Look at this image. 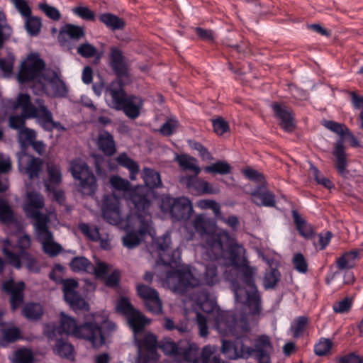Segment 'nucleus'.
I'll use <instances>...</instances> for the list:
<instances>
[{
  "label": "nucleus",
  "instance_id": "nucleus-53",
  "mask_svg": "<svg viewBox=\"0 0 363 363\" xmlns=\"http://www.w3.org/2000/svg\"><path fill=\"white\" fill-rule=\"evenodd\" d=\"M333 347V342L328 338L321 337L314 345V352L318 356H325L330 353Z\"/></svg>",
  "mask_w": 363,
  "mask_h": 363
},
{
  "label": "nucleus",
  "instance_id": "nucleus-32",
  "mask_svg": "<svg viewBox=\"0 0 363 363\" xmlns=\"http://www.w3.org/2000/svg\"><path fill=\"white\" fill-rule=\"evenodd\" d=\"M252 201L257 206L274 207L276 205L275 196L267 188L259 186L252 193Z\"/></svg>",
  "mask_w": 363,
  "mask_h": 363
},
{
  "label": "nucleus",
  "instance_id": "nucleus-26",
  "mask_svg": "<svg viewBox=\"0 0 363 363\" xmlns=\"http://www.w3.org/2000/svg\"><path fill=\"white\" fill-rule=\"evenodd\" d=\"M110 184H111L112 188L114 189L115 190L122 191L123 193L127 194V196H128L127 201H128V204L129 205V206L130 208V211H133V208H134L133 203L131 201V194H132V192L138 188L141 187V188L145 189L147 191V194L148 195V200L150 202V196L151 192L150 190L146 189L143 185H138L133 188H131L130 183L128 180L123 179L121 177L116 176V175L112 176L110 178Z\"/></svg>",
  "mask_w": 363,
  "mask_h": 363
},
{
  "label": "nucleus",
  "instance_id": "nucleus-4",
  "mask_svg": "<svg viewBox=\"0 0 363 363\" xmlns=\"http://www.w3.org/2000/svg\"><path fill=\"white\" fill-rule=\"evenodd\" d=\"M220 281L218 267L215 263L205 265L204 271L196 277L189 266L169 270L166 274L164 284L174 293L184 294L189 288L199 286L213 287Z\"/></svg>",
  "mask_w": 363,
  "mask_h": 363
},
{
  "label": "nucleus",
  "instance_id": "nucleus-46",
  "mask_svg": "<svg viewBox=\"0 0 363 363\" xmlns=\"http://www.w3.org/2000/svg\"><path fill=\"white\" fill-rule=\"evenodd\" d=\"M36 132L30 128H24L18 133V142L23 150L26 149L36 139Z\"/></svg>",
  "mask_w": 363,
  "mask_h": 363
},
{
  "label": "nucleus",
  "instance_id": "nucleus-40",
  "mask_svg": "<svg viewBox=\"0 0 363 363\" xmlns=\"http://www.w3.org/2000/svg\"><path fill=\"white\" fill-rule=\"evenodd\" d=\"M181 182L185 184L189 189L199 194H203L204 190H206L208 186V182L199 179L197 175L184 177Z\"/></svg>",
  "mask_w": 363,
  "mask_h": 363
},
{
  "label": "nucleus",
  "instance_id": "nucleus-44",
  "mask_svg": "<svg viewBox=\"0 0 363 363\" xmlns=\"http://www.w3.org/2000/svg\"><path fill=\"white\" fill-rule=\"evenodd\" d=\"M99 20L108 28L113 30L123 29L125 26V23L121 18L110 13L101 14Z\"/></svg>",
  "mask_w": 363,
  "mask_h": 363
},
{
  "label": "nucleus",
  "instance_id": "nucleus-36",
  "mask_svg": "<svg viewBox=\"0 0 363 363\" xmlns=\"http://www.w3.org/2000/svg\"><path fill=\"white\" fill-rule=\"evenodd\" d=\"M360 250H353L342 254L336 260V266L339 270L350 269L355 267L356 261L359 259Z\"/></svg>",
  "mask_w": 363,
  "mask_h": 363
},
{
  "label": "nucleus",
  "instance_id": "nucleus-41",
  "mask_svg": "<svg viewBox=\"0 0 363 363\" xmlns=\"http://www.w3.org/2000/svg\"><path fill=\"white\" fill-rule=\"evenodd\" d=\"M309 324V319L306 315L298 316L291 323L289 330L294 338H299L303 335Z\"/></svg>",
  "mask_w": 363,
  "mask_h": 363
},
{
  "label": "nucleus",
  "instance_id": "nucleus-57",
  "mask_svg": "<svg viewBox=\"0 0 363 363\" xmlns=\"http://www.w3.org/2000/svg\"><path fill=\"white\" fill-rule=\"evenodd\" d=\"M34 357L31 350L20 349L15 352L13 362L15 363H33Z\"/></svg>",
  "mask_w": 363,
  "mask_h": 363
},
{
  "label": "nucleus",
  "instance_id": "nucleus-21",
  "mask_svg": "<svg viewBox=\"0 0 363 363\" xmlns=\"http://www.w3.org/2000/svg\"><path fill=\"white\" fill-rule=\"evenodd\" d=\"M62 284L64 298L66 302L74 310H88V303L76 291L78 287L77 281L74 279H67L62 281Z\"/></svg>",
  "mask_w": 363,
  "mask_h": 363
},
{
  "label": "nucleus",
  "instance_id": "nucleus-5",
  "mask_svg": "<svg viewBox=\"0 0 363 363\" xmlns=\"http://www.w3.org/2000/svg\"><path fill=\"white\" fill-rule=\"evenodd\" d=\"M193 226L202 238V258L216 259L223 251V238H228L229 233L222 230L217 232L216 222L203 214L196 216Z\"/></svg>",
  "mask_w": 363,
  "mask_h": 363
},
{
  "label": "nucleus",
  "instance_id": "nucleus-55",
  "mask_svg": "<svg viewBox=\"0 0 363 363\" xmlns=\"http://www.w3.org/2000/svg\"><path fill=\"white\" fill-rule=\"evenodd\" d=\"M213 353L214 350L211 346H205L201 352L203 363H228L222 360L218 356L213 355Z\"/></svg>",
  "mask_w": 363,
  "mask_h": 363
},
{
  "label": "nucleus",
  "instance_id": "nucleus-23",
  "mask_svg": "<svg viewBox=\"0 0 363 363\" xmlns=\"http://www.w3.org/2000/svg\"><path fill=\"white\" fill-rule=\"evenodd\" d=\"M194 309H199L207 314L213 313L215 321V328L216 329V317L218 312H226L220 310L214 298H211L208 291H202L196 294L194 298Z\"/></svg>",
  "mask_w": 363,
  "mask_h": 363
},
{
  "label": "nucleus",
  "instance_id": "nucleus-58",
  "mask_svg": "<svg viewBox=\"0 0 363 363\" xmlns=\"http://www.w3.org/2000/svg\"><path fill=\"white\" fill-rule=\"evenodd\" d=\"M292 263L294 269L301 274H306L308 272V262L303 256V255L301 252H298L294 254Z\"/></svg>",
  "mask_w": 363,
  "mask_h": 363
},
{
  "label": "nucleus",
  "instance_id": "nucleus-50",
  "mask_svg": "<svg viewBox=\"0 0 363 363\" xmlns=\"http://www.w3.org/2000/svg\"><path fill=\"white\" fill-rule=\"evenodd\" d=\"M140 347L143 348L149 352H154L159 345L157 337L152 333H147L141 340H137Z\"/></svg>",
  "mask_w": 363,
  "mask_h": 363
},
{
  "label": "nucleus",
  "instance_id": "nucleus-10",
  "mask_svg": "<svg viewBox=\"0 0 363 363\" xmlns=\"http://www.w3.org/2000/svg\"><path fill=\"white\" fill-rule=\"evenodd\" d=\"M3 252L7 261L17 269L21 267V258L27 257L29 254L26 250L30 247L31 240L28 235L20 237L18 240L17 246H13L9 240L6 238L3 240Z\"/></svg>",
  "mask_w": 363,
  "mask_h": 363
},
{
  "label": "nucleus",
  "instance_id": "nucleus-28",
  "mask_svg": "<svg viewBox=\"0 0 363 363\" xmlns=\"http://www.w3.org/2000/svg\"><path fill=\"white\" fill-rule=\"evenodd\" d=\"M48 180L45 181V186L48 191H54L55 198L60 201L63 196L62 191H55V188L62 182L61 169L59 165L48 162L47 164Z\"/></svg>",
  "mask_w": 363,
  "mask_h": 363
},
{
  "label": "nucleus",
  "instance_id": "nucleus-48",
  "mask_svg": "<svg viewBox=\"0 0 363 363\" xmlns=\"http://www.w3.org/2000/svg\"><path fill=\"white\" fill-rule=\"evenodd\" d=\"M57 343L55 348V352L58 354L61 357H65L67 359H73L74 357V347L73 346L64 342L62 339H56Z\"/></svg>",
  "mask_w": 363,
  "mask_h": 363
},
{
  "label": "nucleus",
  "instance_id": "nucleus-16",
  "mask_svg": "<svg viewBox=\"0 0 363 363\" xmlns=\"http://www.w3.org/2000/svg\"><path fill=\"white\" fill-rule=\"evenodd\" d=\"M17 156L19 171L28 175L30 179L38 178L43 169V160L25 151L18 152Z\"/></svg>",
  "mask_w": 363,
  "mask_h": 363
},
{
  "label": "nucleus",
  "instance_id": "nucleus-34",
  "mask_svg": "<svg viewBox=\"0 0 363 363\" xmlns=\"http://www.w3.org/2000/svg\"><path fill=\"white\" fill-rule=\"evenodd\" d=\"M97 145L106 155L112 156L116 152L113 137L108 131H102L99 134Z\"/></svg>",
  "mask_w": 363,
  "mask_h": 363
},
{
  "label": "nucleus",
  "instance_id": "nucleus-49",
  "mask_svg": "<svg viewBox=\"0 0 363 363\" xmlns=\"http://www.w3.org/2000/svg\"><path fill=\"white\" fill-rule=\"evenodd\" d=\"M204 171L206 173H211L213 174H227L231 172V167L227 162L218 161L209 166L205 167Z\"/></svg>",
  "mask_w": 363,
  "mask_h": 363
},
{
  "label": "nucleus",
  "instance_id": "nucleus-43",
  "mask_svg": "<svg viewBox=\"0 0 363 363\" xmlns=\"http://www.w3.org/2000/svg\"><path fill=\"white\" fill-rule=\"evenodd\" d=\"M182 342V341H180L177 343L171 338L165 337L160 341L158 347L162 350L164 354L177 357Z\"/></svg>",
  "mask_w": 363,
  "mask_h": 363
},
{
  "label": "nucleus",
  "instance_id": "nucleus-38",
  "mask_svg": "<svg viewBox=\"0 0 363 363\" xmlns=\"http://www.w3.org/2000/svg\"><path fill=\"white\" fill-rule=\"evenodd\" d=\"M199 347L195 344L188 342H182L180 346L178 356L188 362L196 363L198 361Z\"/></svg>",
  "mask_w": 363,
  "mask_h": 363
},
{
  "label": "nucleus",
  "instance_id": "nucleus-56",
  "mask_svg": "<svg viewBox=\"0 0 363 363\" xmlns=\"http://www.w3.org/2000/svg\"><path fill=\"white\" fill-rule=\"evenodd\" d=\"M13 220V215L8 203L0 199V221L3 223H9Z\"/></svg>",
  "mask_w": 363,
  "mask_h": 363
},
{
  "label": "nucleus",
  "instance_id": "nucleus-59",
  "mask_svg": "<svg viewBox=\"0 0 363 363\" xmlns=\"http://www.w3.org/2000/svg\"><path fill=\"white\" fill-rule=\"evenodd\" d=\"M72 12L74 14L85 21H94L96 18L95 13L87 6H79L74 7L72 9Z\"/></svg>",
  "mask_w": 363,
  "mask_h": 363
},
{
  "label": "nucleus",
  "instance_id": "nucleus-37",
  "mask_svg": "<svg viewBox=\"0 0 363 363\" xmlns=\"http://www.w3.org/2000/svg\"><path fill=\"white\" fill-rule=\"evenodd\" d=\"M128 324L133 331L135 336L143 333L145 325L149 323L145 316L138 310H135L127 317Z\"/></svg>",
  "mask_w": 363,
  "mask_h": 363
},
{
  "label": "nucleus",
  "instance_id": "nucleus-64",
  "mask_svg": "<svg viewBox=\"0 0 363 363\" xmlns=\"http://www.w3.org/2000/svg\"><path fill=\"white\" fill-rule=\"evenodd\" d=\"M96 52V47L87 42L82 43L77 48V53L84 58H90L95 56Z\"/></svg>",
  "mask_w": 363,
  "mask_h": 363
},
{
  "label": "nucleus",
  "instance_id": "nucleus-13",
  "mask_svg": "<svg viewBox=\"0 0 363 363\" xmlns=\"http://www.w3.org/2000/svg\"><path fill=\"white\" fill-rule=\"evenodd\" d=\"M45 63L38 54L32 53L21 64L18 79L21 83H26L40 77L45 69Z\"/></svg>",
  "mask_w": 363,
  "mask_h": 363
},
{
  "label": "nucleus",
  "instance_id": "nucleus-54",
  "mask_svg": "<svg viewBox=\"0 0 363 363\" xmlns=\"http://www.w3.org/2000/svg\"><path fill=\"white\" fill-rule=\"evenodd\" d=\"M280 272L277 269H271L266 272L264 277V286L265 289H273L280 279Z\"/></svg>",
  "mask_w": 363,
  "mask_h": 363
},
{
  "label": "nucleus",
  "instance_id": "nucleus-25",
  "mask_svg": "<svg viewBox=\"0 0 363 363\" xmlns=\"http://www.w3.org/2000/svg\"><path fill=\"white\" fill-rule=\"evenodd\" d=\"M275 116L280 120L281 128L288 133H291L295 128L294 123V116L285 105L279 103H274L271 105Z\"/></svg>",
  "mask_w": 363,
  "mask_h": 363
},
{
  "label": "nucleus",
  "instance_id": "nucleus-9",
  "mask_svg": "<svg viewBox=\"0 0 363 363\" xmlns=\"http://www.w3.org/2000/svg\"><path fill=\"white\" fill-rule=\"evenodd\" d=\"M70 171L76 180L79 181V191L84 195H93L97 189L96 179L86 163L81 159L73 160Z\"/></svg>",
  "mask_w": 363,
  "mask_h": 363
},
{
  "label": "nucleus",
  "instance_id": "nucleus-39",
  "mask_svg": "<svg viewBox=\"0 0 363 363\" xmlns=\"http://www.w3.org/2000/svg\"><path fill=\"white\" fill-rule=\"evenodd\" d=\"M116 161L119 165L126 168L129 171L131 181L136 180L140 171V167L135 161L129 157L125 152L120 154L117 157Z\"/></svg>",
  "mask_w": 363,
  "mask_h": 363
},
{
  "label": "nucleus",
  "instance_id": "nucleus-12",
  "mask_svg": "<svg viewBox=\"0 0 363 363\" xmlns=\"http://www.w3.org/2000/svg\"><path fill=\"white\" fill-rule=\"evenodd\" d=\"M171 236L169 233H165L162 237L155 240L152 243L160 260L164 265L172 266L175 264L177 266L181 260L182 252L179 247L172 250Z\"/></svg>",
  "mask_w": 363,
  "mask_h": 363
},
{
  "label": "nucleus",
  "instance_id": "nucleus-27",
  "mask_svg": "<svg viewBox=\"0 0 363 363\" xmlns=\"http://www.w3.org/2000/svg\"><path fill=\"white\" fill-rule=\"evenodd\" d=\"M43 78L50 84L54 97L64 98L67 96L68 88L57 72L48 69L43 74Z\"/></svg>",
  "mask_w": 363,
  "mask_h": 363
},
{
  "label": "nucleus",
  "instance_id": "nucleus-42",
  "mask_svg": "<svg viewBox=\"0 0 363 363\" xmlns=\"http://www.w3.org/2000/svg\"><path fill=\"white\" fill-rule=\"evenodd\" d=\"M177 161L179 167L184 171H190L198 175L201 172V168L197 164V160L188 155L177 156Z\"/></svg>",
  "mask_w": 363,
  "mask_h": 363
},
{
  "label": "nucleus",
  "instance_id": "nucleus-47",
  "mask_svg": "<svg viewBox=\"0 0 363 363\" xmlns=\"http://www.w3.org/2000/svg\"><path fill=\"white\" fill-rule=\"evenodd\" d=\"M23 315L28 320H38L43 314V309L39 303H27L23 309Z\"/></svg>",
  "mask_w": 363,
  "mask_h": 363
},
{
  "label": "nucleus",
  "instance_id": "nucleus-17",
  "mask_svg": "<svg viewBox=\"0 0 363 363\" xmlns=\"http://www.w3.org/2000/svg\"><path fill=\"white\" fill-rule=\"evenodd\" d=\"M136 290L148 311L156 315L162 312V303L156 289L143 284H138Z\"/></svg>",
  "mask_w": 363,
  "mask_h": 363
},
{
  "label": "nucleus",
  "instance_id": "nucleus-7",
  "mask_svg": "<svg viewBox=\"0 0 363 363\" xmlns=\"http://www.w3.org/2000/svg\"><path fill=\"white\" fill-rule=\"evenodd\" d=\"M323 125L330 131L339 135L341 138L336 140L334 144L333 155L335 157V167L338 174L342 177H346L348 173L347 158L344 145V137L347 136L350 140V145L353 147L360 146L357 138L352 134L350 130L343 123H340L334 121H324Z\"/></svg>",
  "mask_w": 363,
  "mask_h": 363
},
{
  "label": "nucleus",
  "instance_id": "nucleus-29",
  "mask_svg": "<svg viewBox=\"0 0 363 363\" xmlns=\"http://www.w3.org/2000/svg\"><path fill=\"white\" fill-rule=\"evenodd\" d=\"M21 338V330L12 322H0V345L5 347Z\"/></svg>",
  "mask_w": 363,
  "mask_h": 363
},
{
  "label": "nucleus",
  "instance_id": "nucleus-62",
  "mask_svg": "<svg viewBox=\"0 0 363 363\" xmlns=\"http://www.w3.org/2000/svg\"><path fill=\"white\" fill-rule=\"evenodd\" d=\"M352 306V301L348 297H345L342 300L335 303L333 306V309L337 313H348Z\"/></svg>",
  "mask_w": 363,
  "mask_h": 363
},
{
  "label": "nucleus",
  "instance_id": "nucleus-35",
  "mask_svg": "<svg viewBox=\"0 0 363 363\" xmlns=\"http://www.w3.org/2000/svg\"><path fill=\"white\" fill-rule=\"evenodd\" d=\"M292 216L299 234L306 239H312L315 235L312 225L303 218L296 210L292 211Z\"/></svg>",
  "mask_w": 363,
  "mask_h": 363
},
{
  "label": "nucleus",
  "instance_id": "nucleus-45",
  "mask_svg": "<svg viewBox=\"0 0 363 363\" xmlns=\"http://www.w3.org/2000/svg\"><path fill=\"white\" fill-rule=\"evenodd\" d=\"M69 267L74 272H89L92 264L85 257L78 256L71 260Z\"/></svg>",
  "mask_w": 363,
  "mask_h": 363
},
{
  "label": "nucleus",
  "instance_id": "nucleus-1",
  "mask_svg": "<svg viewBox=\"0 0 363 363\" xmlns=\"http://www.w3.org/2000/svg\"><path fill=\"white\" fill-rule=\"evenodd\" d=\"M147 191L143 188L135 189L131 194L133 211L125 220L121 209L120 199L113 194L103 197L101 211L104 218L110 224L123 225L127 231L123 238V244L128 249L136 247L147 235L153 237L152 216L149 213L150 201Z\"/></svg>",
  "mask_w": 363,
  "mask_h": 363
},
{
  "label": "nucleus",
  "instance_id": "nucleus-14",
  "mask_svg": "<svg viewBox=\"0 0 363 363\" xmlns=\"http://www.w3.org/2000/svg\"><path fill=\"white\" fill-rule=\"evenodd\" d=\"M44 205L43 196L40 194L34 191L28 192L24 211L27 216L34 220V227L50 222L48 216L40 212V209L43 208Z\"/></svg>",
  "mask_w": 363,
  "mask_h": 363
},
{
  "label": "nucleus",
  "instance_id": "nucleus-20",
  "mask_svg": "<svg viewBox=\"0 0 363 363\" xmlns=\"http://www.w3.org/2000/svg\"><path fill=\"white\" fill-rule=\"evenodd\" d=\"M84 36L83 27L67 23L60 28L57 38L62 47L72 50L76 47L77 42Z\"/></svg>",
  "mask_w": 363,
  "mask_h": 363
},
{
  "label": "nucleus",
  "instance_id": "nucleus-8",
  "mask_svg": "<svg viewBox=\"0 0 363 363\" xmlns=\"http://www.w3.org/2000/svg\"><path fill=\"white\" fill-rule=\"evenodd\" d=\"M124 83L112 82L106 89V92L111 97V106L118 111H123L129 118L135 119L143 106L141 97L127 95L123 90Z\"/></svg>",
  "mask_w": 363,
  "mask_h": 363
},
{
  "label": "nucleus",
  "instance_id": "nucleus-60",
  "mask_svg": "<svg viewBox=\"0 0 363 363\" xmlns=\"http://www.w3.org/2000/svg\"><path fill=\"white\" fill-rule=\"evenodd\" d=\"M91 269L93 270V273L97 279L105 278L111 269L108 264L100 260L96 261L95 265L92 264Z\"/></svg>",
  "mask_w": 363,
  "mask_h": 363
},
{
  "label": "nucleus",
  "instance_id": "nucleus-11",
  "mask_svg": "<svg viewBox=\"0 0 363 363\" xmlns=\"http://www.w3.org/2000/svg\"><path fill=\"white\" fill-rule=\"evenodd\" d=\"M161 209L169 211L172 217L176 220H186L189 218L193 207L190 200L186 197L173 199L166 196L162 199Z\"/></svg>",
  "mask_w": 363,
  "mask_h": 363
},
{
  "label": "nucleus",
  "instance_id": "nucleus-3",
  "mask_svg": "<svg viewBox=\"0 0 363 363\" xmlns=\"http://www.w3.org/2000/svg\"><path fill=\"white\" fill-rule=\"evenodd\" d=\"M44 334L50 340L57 339L63 334L89 341L93 347L99 348L104 345L105 337L102 328L95 321H86L77 325L76 320L64 312L60 313V324L48 323L44 327Z\"/></svg>",
  "mask_w": 363,
  "mask_h": 363
},
{
  "label": "nucleus",
  "instance_id": "nucleus-6",
  "mask_svg": "<svg viewBox=\"0 0 363 363\" xmlns=\"http://www.w3.org/2000/svg\"><path fill=\"white\" fill-rule=\"evenodd\" d=\"M246 250L244 246L238 243L235 239L229 242L225 256L223 250L222 255L216 259H203L206 261L218 262L226 268L233 267L235 270L241 274L242 281L245 284L253 285V277L256 268L250 265V262L245 256Z\"/></svg>",
  "mask_w": 363,
  "mask_h": 363
},
{
  "label": "nucleus",
  "instance_id": "nucleus-61",
  "mask_svg": "<svg viewBox=\"0 0 363 363\" xmlns=\"http://www.w3.org/2000/svg\"><path fill=\"white\" fill-rule=\"evenodd\" d=\"M231 271L232 269H230V271L226 270L225 272V277L227 281H230L232 283L236 301H240L242 298V296L240 294L242 289L240 286L239 283L238 281V275L233 274L231 273Z\"/></svg>",
  "mask_w": 363,
  "mask_h": 363
},
{
  "label": "nucleus",
  "instance_id": "nucleus-2",
  "mask_svg": "<svg viewBox=\"0 0 363 363\" xmlns=\"http://www.w3.org/2000/svg\"><path fill=\"white\" fill-rule=\"evenodd\" d=\"M216 330L220 335L235 337L233 342L222 341V352L228 359L247 358L253 353L254 350L250 345L252 343L249 335L250 326L245 317L237 320L231 312H218Z\"/></svg>",
  "mask_w": 363,
  "mask_h": 363
},
{
  "label": "nucleus",
  "instance_id": "nucleus-52",
  "mask_svg": "<svg viewBox=\"0 0 363 363\" xmlns=\"http://www.w3.org/2000/svg\"><path fill=\"white\" fill-rule=\"evenodd\" d=\"M41 26V20L40 18L31 16V15L26 18V29L30 35H38L40 32Z\"/></svg>",
  "mask_w": 363,
  "mask_h": 363
},
{
  "label": "nucleus",
  "instance_id": "nucleus-51",
  "mask_svg": "<svg viewBox=\"0 0 363 363\" xmlns=\"http://www.w3.org/2000/svg\"><path fill=\"white\" fill-rule=\"evenodd\" d=\"M16 106L21 107L22 108V113L25 114L27 118L36 107L31 104L30 96L27 94H20L18 95Z\"/></svg>",
  "mask_w": 363,
  "mask_h": 363
},
{
  "label": "nucleus",
  "instance_id": "nucleus-24",
  "mask_svg": "<svg viewBox=\"0 0 363 363\" xmlns=\"http://www.w3.org/2000/svg\"><path fill=\"white\" fill-rule=\"evenodd\" d=\"M24 289L23 281L15 283L13 279H9L3 283V291L11 295L10 303L13 311H16L22 305L24 298Z\"/></svg>",
  "mask_w": 363,
  "mask_h": 363
},
{
  "label": "nucleus",
  "instance_id": "nucleus-22",
  "mask_svg": "<svg viewBox=\"0 0 363 363\" xmlns=\"http://www.w3.org/2000/svg\"><path fill=\"white\" fill-rule=\"evenodd\" d=\"M109 59V65L118 77L115 82L124 83L123 81L128 79V68L123 52L116 47L111 48Z\"/></svg>",
  "mask_w": 363,
  "mask_h": 363
},
{
  "label": "nucleus",
  "instance_id": "nucleus-18",
  "mask_svg": "<svg viewBox=\"0 0 363 363\" xmlns=\"http://www.w3.org/2000/svg\"><path fill=\"white\" fill-rule=\"evenodd\" d=\"M35 230L45 254L50 257H55L62 251V247L55 242L53 234L49 230L48 223L40 224L39 226L35 227Z\"/></svg>",
  "mask_w": 363,
  "mask_h": 363
},
{
  "label": "nucleus",
  "instance_id": "nucleus-19",
  "mask_svg": "<svg viewBox=\"0 0 363 363\" xmlns=\"http://www.w3.org/2000/svg\"><path fill=\"white\" fill-rule=\"evenodd\" d=\"M36 103L38 106L34 108L28 118H35L38 123L45 131L51 132L54 129L62 128L60 122L53 120L52 112L45 105L43 99H37Z\"/></svg>",
  "mask_w": 363,
  "mask_h": 363
},
{
  "label": "nucleus",
  "instance_id": "nucleus-63",
  "mask_svg": "<svg viewBox=\"0 0 363 363\" xmlns=\"http://www.w3.org/2000/svg\"><path fill=\"white\" fill-rule=\"evenodd\" d=\"M116 308L118 311L126 318L135 311L130 301L126 298H121L118 301Z\"/></svg>",
  "mask_w": 363,
  "mask_h": 363
},
{
  "label": "nucleus",
  "instance_id": "nucleus-31",
  "mask_svg": "<svg viewBox=\"0 0 363 363\" xmlns=\"http://www.w3.org/2000/svg\"><path fill=\"white\" fill-rule=\"evenodd\" d=\"M79 229L91 240L99 241L100 245L103 249L108 250L110 248L111 245L108 235H101L97 227H91L87 223H82L79 224Z\"/></svg>",
  "mask_w": 363,
  "mask_h": 363
},
{
  "label": "nucleus",
  "instance_id": "nucleus-33",
  "mask_svg": "<svg viewBox=\"0 0 363 363\" xmlns=\"http://www.w3.org/2000/svg\"><path fill=\"white\" fill-rule=\"evenodd\" d=\"M142 178L145 182V187L150 191V200L151 201L152 189L162 186L160 174L156 170L144 167L142 173Z\"/></svg>",
  "mask_w": 363,
  "mask_h": 363
},
{
  "label": "nucleus",
  "instance_id": "nucleus-15",
  "mask_svg": "<svg viewBox=\"0 0 363 363\" xmlns=\"http://www.w3.org/2000/svg\"><path fill=\"white\" fill-rule=\"evenodd\" d=\"M245 285L250 289V291L246 290L245 291L247 298L245 302V306L248 310V313H244L241 314L240 318L238 320H240L242 317H245L248 324L250 325V321L257 322L259 318L262 310V297L260 293L255 286L254 278L252 286L249 284Z\"/></svg>",
  "mask_w": 363,
  "mask_h": 363
},
{
  "label": "nucleus",
  "instance_id": "nucleus-30",
  "mask_svg": "<svg viewBox=\"0 0 363 363\" xmlns=\"http://www.w3.org/2000/svg\"><path fill=\"white\" fill-rule=\"evenodd\" d=\"M271 347L269 337L266 335L258 336L255 341L253 352H256L258 363H270V357L267 349Z\"/></svg>",
  "mask_w": 363,
  "mask_h": 363
}]
</instances>
